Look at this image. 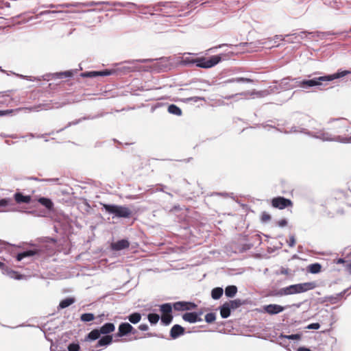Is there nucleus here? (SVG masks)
<instances>
[{
	"mask_svg": "<svg viewBox=\"0 0 351 351\" xmlns=\"http://www.w3.org/2000/svg\"><path fill=\"white\" fill-rule=\"evenodd\" d=\"M75 302V299L73 298H67L62 300L59 304L60 308H65Z\"/></svg>",
	"mask_w": 351,
	"mask_h": 351,
	"instance_id": "obj_24",
	"label": "nucleus"
},
{
	"mask_svg": "<svg viewBox=\"0 0 351 351\" xmlns=\"http://www.w3.org/2000/svg\"><path fill=\"white\" fill-rule=\"evenodd\" d=\"M278 224L280 227H284L287 224V221L286 219H281L278 221Z\"/></svg>",
	"mask_w": 351,
	"mask_h": 351,
	"instance_id": "obj_44",
	"label": "nucleus"
},
{
	"mask_svg": "<svg viewBox=\"0 0 351 351\" xmlns=\"http://www.w3.org/2000/svg\"><path fill=\"white\" fill-rule=\"evenodd\" d=\"M112 73L111 71L108 70H104L102 71H90L86 72L83 74L84 76L89 77H95L97 76H107Z\"/></svg>",
	"mask_w": 351,
	"mask_h": 351,
	"instance_id": "obj_14",
	"label": "nucleus"
},
{
	"mask_svg": "<svg viewBox=\"0 0 351 351\" xmlns=\"http://www.w3.org/2000/svg\"><path fill=\"white\" fill-rule=\"evenodd\" d=\"M38 202L49 210H52L53 209V203L49 198L40 197L38 198Z\"/></svg>",
	"mask_w": 351,
	"mask_h": 351,
	"instance_id": "obj_18",
	"label": "nucleus"
},
{
	"mask_svg": "<svg viewBox=\"0 0 351 351\" xmlns=\"http://www.w3.org/2000/svg\"><path fill=\"white\" fill-rule=\"evenodd\" d=\"M80 346L78 343H71L68 346L69 351H79Z\"/></svg>",
	"mask_w": 351,
	"mask_h": 351,
	"instance_id": "obj_36",
	"label": "nucleus"
},
{
	"mask_svg": "<svg viewBox=\"0 0 351 351\" xmlns=\"http://www.w3.org/2000/svg\"><path fill=\"white\" fill-rule=\"evenodd\" d=\"M128 319L132 324H135L138 323L141 321V315L139 313H132L131 315H130L128 317Z\"/></svg>",
	"mask_w": 351,
	"mask_h": 351,
	"instance_id": "obj_25",
	"label": "nucleus"
},
{
	"mask_svg": "<svg viewBox=\"0 0 351 351\" xmlns=\"http://www.w3.org/2000/svg\"><path fill=\"white\" fill-rule=\"evenodd\" d=\"M294 289H295V285H290V286L283 289V291L285 295L295 294V291H293Z\"/></svg>",
	"mask_w": 351,
	"mask_h": 351,
	"instance_id": "obj_35",
	"label": "nucleus"
},
{
	"mask_svg": "<svg viewBox=\"0 0 351 351\" xmlns=\"http://www.w3.org/2000/svg\"><path fill=\"white\" fill-rule=\"evenodd\" d=\"M201 313L195 312L186 313L182 315V319L189 323H195L197 322H201L202 319L199 317Z\"/></svg>",
	"mask_w": 351,
	"mask_h": 351,
	"instance_id": "obj_8",
	"label": "nucleus"
},
{
	"mask_svg": "<svg viewBox=\"0 0 351 351\" xmlns=\"http://www.w3.org/2000/svg\"><path fill=\"white\" fill-rule=\"evenodd\" d=\"M101 332L99 330L96 328L91 330L86 336V339L90 341H94L99 338L101 335Z\"/></svg>",
	"mask_w": 351,
	"mask_h": 351,
	"instance_id": "obj_20",
	"label": "nucleus"
},
{
	"mask_svg": "<svg viewBox=\"0 0 351 351\" xmlns=\"http://www.w3.org/2000/svg\"><path fill=\"white\" fill-rule=\"evenodd\" d=\"M113 338L112 335L103 336L97 343L95 348L107 346L112 343Z\"/></svg>",
	"mask_w": 351,
	"mask_h": 351,
	"instance_id": "obj_13",
	"label": "nucleus"
},
{
	"mask_svg": "<svg viewBox=\"0 0 351 351\" xmlns=\"http://www.w3.org/2000/svg\"><path fill=\"white\" fill-rule=\"evenodd\" d=\"M129 246H130V243L126 239L119 240L115 243H112L111 245L112 249L114 250H117V251L126 249V248L129 247Z\"/></svg>",
	"mask_w": 351,
	"mask_h": 351,
	"instance_id": "obj_11",
	"label": "nucleus"
},
{
	"mask_svg": "<svg viewBox=\"0 0 351 351\" xmlns=\"http://www.w3.org/2000/svg\"><path fill=\"white\" fill-rule=\"evenodd\" d=\"M4 266V264L1 262H0V268H3Z\"/></svg>",
	"mask_w": 351,
	"mask_h": 351,
	"instance_id": "obj_52",
	"label": "nucleus"
},
{
	"mask_svg": "<svg viewBox=\"0 0 351 351\" xmlns=\"http://www.w3.org/2000/svg\"><path fill=\"white\" fill-rule=\"evenodd\" d=\"M223 289L221 287H216L212 290L211 296L214 300L219 299L223 295Z\"/></svg>",
	"mask_w": 351,
	"mask_h": 351,
	"instance_id": "obj_26",
	"label": "nucleus"
},
{
	"mask_svg": "<svg viewBox=\"0 0 351 351\" xmlns=\"http://www.w3.org/2000/svg\"><path fill=\"white\" fill-rule=\"evenodd\" d=\"M295 237H294V236H291L289 237V245L291 247H293L295 245Z\"/></svg>",
	"mask_w": 351,
	"mask_h": 351,
	"instance_id": "obj_43",
	"label": "nucleus"
},
{
	"mask_svg": "<svg viewBox=\"0 0 351 351\" xmlns=\"http://www.w3.org/2000/svg\"><path fill=\"white\" fill-rule=\"evenodd\" d=\"M271 206L274 208L282 210L287 207H292L293 202L291 200L283 197H277L271 199Z\"/></svg>",
	"mask_w": 351,
	"mask_h": 351,
	"instance_id": "obj_5",
	"label": "nucleus"
},
{
	"mask_svg": "<svg viewBox=\"0 0 351 351\" xmlns=\"http://www.w3.org/2000/svg\"><path fill=\"white\" fill-rule=\"evenodd\" d=\"M129 333L135 334L136 333V330L134 328V327L128 322L121 323L119 326L118 332L117 336L119 337H121L128 335Z\"/></svg>",
	"mask_w": 351,
	"mask_h": 351,
	"instance_id": "obj_6",
	"label": "nucleus"
},
{
	"mask_svg": "<svg viewBox=\"0 0 351 351\" xmlns=\"http://www.w3.org/2000/svg\"><path fill=\"white\" fill-rule=\"evenodd\" d=\"M237 293V287L235 285H229L225 289V294L228 298H233Z\"/></svg>",
	"mask_w": 351,
	"mask_h": 351,
	"instance_id": "obj_22",
	"label": "nucleus"
},
{
	"mask_svg": "<svg viewBox=\"0 0 351 351\" xmlns=\"http://www.w3.org/2000/svg\"><path fill=\"white\" fill-rule=\"evenodd\" d=\"M344 260L343 258H339L337 261V263H344Z\"/></svg>",
	"mask_w": 351,
	"mask_h": 351,
	"instance_id": "obj_50",
	"label": "nucleus"
},
{
	"mask_svg": "<svg viewBox=\"0 0 351 351\" xmlns=\"http://www.w3.org/2000/svg\"><path fill=\"white\" fill-rule=\"evenodd\" d=\"M300 34H305V32H300Z\"/></svg>",
	"mask_w": 351,
	"mask_h": 351,
	"instance_id": "obj_54",
	"label": "nucleus"
},
{
	"mask_svg": "<svg viewBox=\"0 0 351 351\" xmlns=\"http://www.w3.org/2000/svg\"><path fill=\"white\" fill-rule=\"evenodd\" d=\"M280 338H286L287 339L290 340H299L301 339V335L300 334H294V335H281Z\"/></svg>",
	"mask_w": 351,
	"mask_h": 351,
	"instance_id": "obj_32",
	"label": "nucleus"
},
{
	"mask_svg": "<svg viewBox=\"0 0 351 351\" xmlns=\"http://www.w3.org/2000/svg\"><path fill=\"white\" fill-rule=\"evenodd\" d=\"M156 334L152 333V332H147L144 335L143 337H156Z\"/></svg>",
	"mask_w": 351,
	"mask_h": 351,
	"instance_id": "obj_46",
	"label": "nucleus"
},
{
	"mask_svg": "<svg viewBox=\"0 0 351 351\" xmlns=\"http://www.w3.org/2000/svg\"><path fill=\"white\" fill-rule=\"evenodd\" d=\"M271 219V216L267 213H263L261 216V220L264 222L268 221Z\"/></svg>",
	"mask_w": 351,
	"mask_h": 351,
	"instance_id": "obj_37",
	"label": "nucleus"
},
{
	"mask_svg": "<svg viewBox=\"0 0 351 351\" xmlns=\"http://www.w3.org/2000/svg\"><path fill=\"white\" fill-rule=\"evenodd\" d=\"M231 308L228 304L227 302H225L221 307H220V315L222 318H227L230 315L231 313Z\"/></svg>",
	"mask_w": 351,
	"mask_h": 351,
	"instance_id": "obj_19",
	"label": "nucleus"
},
{
	"mask_svg": "<svg viewBox=\"0 0 351 351\" xmlns=\"http://www.w3.org/2000/svg\"><path fill=\"white\" fill-rule=\"evenodd\" d=\"M264 311L269 315L278 314L284 311L285 308L278 304H269L263 306Z\"/></svg>",
	"mask_w": 351,
	"mask_h": 351,
	"instance_id": "obj_9",
	"label": "nucleus"
},
{
	"mask_svg": "<svg viewBox=\"0 0 351 351\" xmlns=\"http://www.w3.org/2000/svg\"><path fill=\"white\" fill-rule=\"evenodd\" d=\"M307 271L311 274H318L322 271V265L317 263L311 264L307 267Z\"/></svg>",
	"mask_w": 351,
	"mask_h": 351,
	"instance_id": "obj_21",
	"label": "nucleus"
},
{
	"mask_svg": "<svg viewBox=\"0 0 351 351\" xmlns=\"http://www.w3.org/2000/svg\"><path fill=\"white\" fill-rule=\"evenodd\" d=\"M298 351H311V350L306 348H299Z\"/></svg>",
	"mask_w": 351,
	"mask_h": 351,
	"instance_id": "obj_49",
	"label": "nucleus"
},
{
	"mask_svg": "<svg viewBox=\"0 0 351 351\" xmlns=\"http://www.w3.org/2000/svg\"><path fill=\"white\" fill-rule=\"evenodd\" d=\"M320 327V325L319 323H313L307 326L306 328L308 329H319Z\"/></svg>",
	"mask_w": 351,
	"mask_h": 351,
	"instance_id": "obj_38",
	"label": "nucleus"
},
{
	"mask_svg": "<svg viewBox=\"0 0 351 351\" xmlns=\"http://www.w3.org/2000/svg\"><path fill=\"white\" fill-rule=\"evenodd\" d=\"M147 318L152 324H156L159 321L160 317L156 313H149Z\"/></svg>",
	"mask_w": 351,
	"mask_h": 351,
	"instance_id": "obj_31",
	"label": "nucleus"
},
{
	"mask_svg": "<svg viewBox=\"0 0 351 351\" xmlns=\"http://www.w3.org/2000/svg\"><path fill=\"white\" fill-rule=\"evenodd\" d=\"M174 310L178 311H189L196 308L197 305L191 302H177L173 305Z\"/></svg>",
	"mask_w": 351,
	"mask_h": 351,
	"instance_id": "obj_7",
	"label": "nucleus"
},
{
	"mask_svg": "<svg viewBox=\"0 0 351 351\" xmlns=\"http://www.w3.org/2000/svg\"><path fill=\"white\" fill-rule=\"evenodd\" d=\"M95 319V315L93 313H84L80 316V319L82 322H88L93 321Z\"/></svg>",
	"mask_w": 351,
	"mask_h": 351,
	"instance_id": "obj_29",
	"label": "nucleus"
},
{
	"mask_svg": "<svg viewBox=\"0 0 351 351\" xmlns=\"http://www.w3.org/2000/svg\"><path fill=\"white\" fill-rule=\"evenodd\" d=\"M58 75L60 77H62V76L70 77L71 75V73L69 71H67V72L59 73Z\"/></svg>",
	"mask_w": 351,
	"mask_h": 351,
	"instance_id": "obj_45",
	"label": "nucleus"
},
{
	"mask_svg": "<svg viewBox=\"0 0 351 351\" xmlns=\"http://www.w3.org/2000/svg\"><path fill=\"white\" fill-rule=\"evenodd\" d=\"M35 254H36V252L33 250H27V251L23 252L22 253L18 254L16 256V260L18 261H20L25 257L32 256L34 255Z\"/></svg>",
	"mask_w": 351,
	"mask_h": 351,
	"instance_id": "obj_28",
	"label": "nucleus"
},
{
	"mask_svg": "<svg viewBox=\"0 0 351 351\" xmlns=\"http://www.w3.org/2000/svg\"><path fill=\"white\" fill-rule=\"evenodd\" d=\"M216 319L215 314L213 313H207L205 316V320L207 323H213Z\"/></svg>",
	"mask_w": 351,
	"mask_h": 351,
	"instance_id": "obj_34",
	"label": "nucleus"
},
{
	"mask_svg": "<svg viewBox=\"0 0 351 351\" xmlns=\"http://www.w3.org/2000/svg\"><path fill=\"white\" fill-rule=\"evenodd\" d=\"M106 212L114 214L118 217L128 218L132 215L131 210L125 206L103 204Z\"/></svg>",
	"mask_w": 351,
	"mask_h": 351,
	"instance_id": "obj_2",
	"label": "nucleus"
},
{
	"mask_svg": "<svg viewBox=\"0 0 351 351\" xmlns=\"http://www.w3.org/2000/svg\"><path fill=\"white\" fill-rule=\"evenodd\" d=\"M300 292L303 293L309 290H312L317 287L315 282H308L304 283L298 284Z\"/></svg>",
	"mask_w": 351,
	"mask_h": 351,
	"instance_id": "obj_16",
	"label": "nucleus"
},
{
	"mask_svg": "<svg viewBox=\"0 0 351 351\" xmlns=\"http://www.w3.org/2000/svg\"><path fill=\"white\" fill-rule=\"evenodd\" d=\"M348 269H349L350 273L351 274V263L349 264V265H348Z\"/></svg>",
	"mask_w": 351,
	"mask_h": 351,
	"instance_id": "obj_51",
	"label": "nucleus"
},
{
	"mask_svg": "<svg viewBox=\"0 0 351 351\" xmlns=\"http://www.w3.org/2000/svg\"><path fill=\"white\" fill-rule=\"evenodd\" d=\"M300 292L303 293L309 290H312L317 287L315 282H308L304 283L298 284Z\"/></svg>",
	"mask_w": 351,
	"mask_h": 351,
	"instance_id": "obj_17",
	"label": "nucleus"
},
{
	"mask_svg": "<svg viewBox=\"0 0 351 351\" xmlns=\"http://www.w3.org/2000/svg\"><path fill=\"white\" fill-rule=\"evenodd\" d=\"M51 108L52 107L51 106L50 104H40L38 106H34L33 108V109L36 111H38L40 109L47 110L51 109Z\"/></svg>",
	"mask_w": 351,
	"mask_h": 351,
	"instance_id": "obj_33",
	"label": "nucleus"
},
{
	"mask_svg": "<svg viewBox=\"0 0 351 351\" xmlns=\"http://www.w3.org/2000/svg\"><path fill=\"white\" fill-rule=\"evenodd\" d=\"M195 59H192V58H185L184 60H183V62L185 63V64H195Z\"/></svg>",
	"mask_w": 351,
	"mask_h": 351,
	"instance_id": "obj_42",
	"label": "nucleus"
},
{
	"mask_svg": "<svg viewBox=\"0 0 351 351\" xmlns=\"http://www.w3.org/2000/svg\"><path fill=\"white\" fill-rule=\"evenodd\" d=\"M138 329L142 331H147L149 329V326L146 324H142L138 326Z\"/></svg>",
	"mask_w": 351,
	"mask_h": 351,
	"instance_id": "obj_41",
	"label": "nucleus"
},
{
	"mask_svg": "<svg viewBox=\"0 0 351 351\" xmlns=\"http://www.w3.org/2000/svg\"><path fill=\"white\" fill-rule=\"evenodd\" d=\"M293 291H295V293H301L300 292V289L299 288L298 284L295 285V289H294Z\"/></svg>",
	"mask_w": 351,
	"mask_h": 351,
	"instance_id": "obj_48",
	"label": "nucleus"
},
{
	"mask_svg": "<svg viewBox=\"0 0 351 351\" xmlns=\"http://www.w3.org/2000/svg\"><path fill=\"white\" fill-rule=\"evenodd\" d=\"M12 200L10 199H0V212H5L6 211L5 209H4L5 207L9 206L11 203Z\"/></svg>",
	"mask_w": 351,
	"mask_h": 351,
	"instance_id": "obj_30",
	"label": "nucleus"
},
{
	"mask_svg": "<svg viewBox=\"0 0 351 351\" xmlns=\"http://www.w3.org/2000/svg\"><path fill=\"white\" fill-rule=\"evenodd\" d=\"M350 71H340L338 72L324 76H321L318 77H314L311 80H304L298 82V86L302 88H308L313 86H320L323 84L324 82H330L334 80L343 77L348 74H350Z\"/></svg>",
	"mask_w": 351,
	"mask_h": 351,
	"instance_id": "obj_1",
	"label": "nucleus"
},
{
	"mask_svg": "<svg viewBox=\"0 0 351 351\" xmlns=\"http://www.w3.org/2000/svg\"><path fill=\"white\" fill-rule=\"evenodd\" d=\"M226 302L228 303V304L230 306V307L232 309H236V308L240 307L241 305L245 304V302L241 301L239 299H236V300H230V301Z\"/></svg>",
	"mask_w": 351,
	"mask_h": 351,
	"instance_id": "obj_27",
	"label": "nucleus"
},
{
	"mask_svg": "<svg viewBox=\"0 0 351 351\" xmlns=\"http://www.w3.org/2000/svg\"><path fill=\"white\" fill-rule=\"evenodd\" d=\"M161 311V321L165 325H169L173 319L171 315L172 305L170 303L163 304L160 306Z\"/></svg>",
	"mask_w": 351,
	"mask_h": 351,
	"instance_id": "obj_4",
	"label": "nucleus"
},
{
	"mask_svg": "<svg viewBox=\"0 0 351 351\" xmlns=\"http://www.w3.org/2000/svg\"><path fill=\"white\" fill-rule=\"evenodd\" d=\"M168 112L177 116H181L182 114V110L175 104H171L169 106Z\"/></svg>",
	"mask_w": 351,
	"mask_h": 351,
	"instance_id": "obj_23",
	"label": "nucleus"
},
{
	"mask_svg": "<svg viewBox=\"0 0 351 351\" xmlns=\"http://www.w3.org/2000/svg\"><path fill=\"white\" fill-rule=\"evenodd\" d=\"M221 59V58L219 56H213L208 59L205 57L197 58H195L194 62L198 67L208 69L217 64Z\"/></svg>",
	"mask_w": 351,
	"mask_h": 351,
	"instance_id": "obj_3",
	"label": "nucleus"
},
{
	"mask_svg": "<svg viewBox=\"0 0 351 351\" xmlns=\"http://www.w3.org/2000/svg\"><path fill=\"white\" fill-rule=\"evenodd\" d=\"M292 36H295V37L296 38L297 36L295 35V34H293Z\"/></svg>",
	"mask_w": 351,
	"mask_h": 351,
	"instance_id": "obj_55",
	"label": "nucleus"
},
{
	"mask_svg": "<svg viewBox=\"0 0 351 351\" xmlns=\"http://www.w3.org/2000/svg\"><path fill=\"white\" fill-rule=\"evenodd\" d=\"M200 100H204V99L203 97H190V98L186 99V101H193L196 102V101H198Z\"/></svg>",
	"mask_w": 351,
	"mask_h": 351,
	"instance_id": "obj_40",
	"label": "nucleus"
},
{
	"mask_svg": "<svg viewBox=\"0 0 351 351\" xmlns=\"http://www.w3.org/2000/svg\"><path fill=\"white\" fill-rule=\"evenodd\" d=\"M223 45H219V47H219V48H220V47H221Z\"/></svg>",
	"mask_w": 351,
	"mask_h": 351,
	"instance_id": "obj_53",
	"label": "nucleus"
},
{
	"mask_svg": "<svg viewBox=\"0 0 351 351\" xmlns=\"http://www.w3.org/2000/svg\"><path fill=\"white\" fill-rule=\"evenodd\" d=\"M14 199L18 204H28L31 202V197L29 195H23L21 193H16L14 194Z\"/></svg>",
	"mask_w": 351,
	"mask_h": 351,
	"instance_id": "obj_15",
	"label": "nucleus"
},
{
	"mask_svg": "<svg viewBox=\"0 0 351 351\" xmlns=\"http://www.w3.org/2000/svg\"><path fill=\"white\" fill-rule=\"evenodd\" d=\"M14 110H0V116H5L12 114Z\"/></svg>",
	"mask_w": 351,
	"mask_h": 351,
	"instance_id": "obj_39",
	"label": "nucleus"
},
{
	"mask_svg": "<svg viewBox=\"0 0 351 351\" xmlns=\"http://www.w3.org/2000/svg\"><path fill=\"white\" fill-rule=\"evenodd\" d=\"M237 82H252V80L250 79L243 78V77L237 79Z\"/></svg>",
	"mask_w": 351,
	"mask_h": 351,
	"instance_id": "obj_47",
	"label": "nucleus"
},
{
	"mask_svg": "<svg viewBox=\"0 0 351 351\" xmlns=\"http://www.w3.org/2000/svg\"><path fill=\"white\" fill-rule=\"evenodd\" d=\"M99 330L101 335H110V334L114 331L115 326L112 323H106Z\"/></svg>",
	"mask_w": 351,
	"mask_h": 351,
	"instance_id": "obj_12",
	"label": "nucleus"
},
{
	"mask_svg": "<svg viewBox=\"0 0 351 351\" xmlns=\"http://www.w3.org/2000/svg\"><path fill=\"white\" fill-rule=\"evenodd\" d=\"M184 331L185 330L182 326L178 324H176L171 328L170 336L172 339H175L180 335H184Z\"/></svg>",
	"mask_w": 351,
	"mask_h": 351,
	"instance_id": "obj_10",
	"label": "nucleus"
}]
</instances>
